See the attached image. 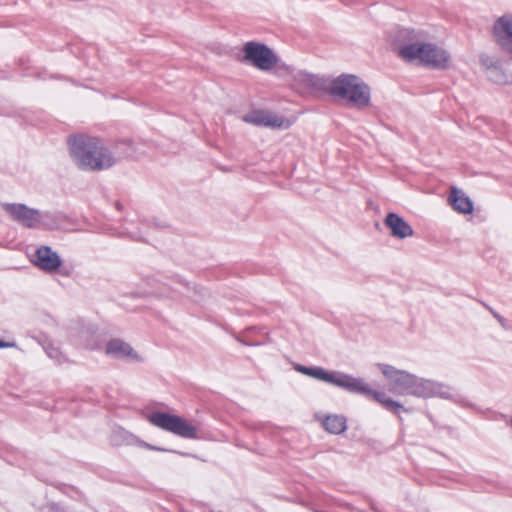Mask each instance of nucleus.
Instances as JSON below:
<instances>
[{
	"instance_id": "nucleus-1",
	"label": "nucleus",
	"mask_w": 512,
	"mask_h": 512,
	"mask_svg": "<svg viewBox=\"0 0 512 512\" xmlns=\"http://www.w3.org/2000/svg\"><path fill=\"white\" fill-rule=\"evenodd\" d=\"M389 42L397 55L406 62L433 69H448L452 63L450 52L427 41L423 30L397 27L389 33Z\"/></svg>"
},
{
	"instance_id": "nucleus-2",
	"label": "nucleus",
	"mask_w": 512,
	"mask_h": 512,
	"mask_svg": "<svg viewBox=\"0 0 512 512\" xmlns=\"http://www.w3.org/2000/svg\"><path fill=\"white\" fill-rule=\"evenodd\" d=\"M377 368L388 382L390 392L395 395L424 400L451 399L453 397L452 388L444 382L422 377L386 363H378Z\"/></svg>"
},
{
	"instance_id": "nucleus-3",
	"label": "nucleus",
	"mask_w": 512,
	"mask_h": 512,
	"mask_svg": "<svg viewBox=\"0 0 512 512\" xmlns=\"http://www.w3.org/2000/svg\"><path fill=\"white\" fill-rule=\"evenodd\" d=\"M69 156L84 172H102L115 167L120 157L104 139L89 134H74L67 138Z\"/></svg>"
},
{
	"instance_id": "nucleus-4",
	"label": "nucleus",
	"mask_w": 512,
	"mask_h": 512,
	"mask_svg": "<svg viewBox=\"0 0 512 512\" xmlns=\"http://www.w3.org/2000/svg\"><path fill=\"white\" fill-rule=\"evenodd\" d=\"M293 368L303 375L332 384L350 393L362 394L392 413L398 414L401 411L408 412V409H406L400 401L393 399L385 391L373 389L363 378L355 377L341 371L326 370L319 366L308 367L293 363Z\"/></svg>"
},
{
	"instance_id": "nucleus-5",
	"label": "nucleus",
	"mask_w": 512,
	"mask_h": 512,
	"mask_svg": "<svg viewBox=\"0 0 512 512\" xmlns=\"http://www.w3.org/2000/svg\"><path fill=\"white\" fill-rule=\"evenodd\" d=\"M325 91L337 101L351 104L363 109L370 106L371 89L369 85L355 74H341L327 79Z\"/></svg>"
},
{
	"instance_id": "nucleus-6",
	"label": "nucleus",
	"mask_w": 512,
	"mask_h": 512,
	"mask_svg": "<svg viewBox=\"0 0 512 512\" xmlns=\"http://www.w3.org/2000/svg\"><path fill=\"white\" fill-rule=\"evenodd\" d=\"M147 421L167 432L181 438L198 439L199 425L195 421L187 420L179 415L154 411L147 415Z\"/></svg>"
},
{
	"instance_id": "nucleus-7",
	"label": "nucleus",
	"mask_w": 512,
	"mask_h": 512,
	"mask_svg": "<svg viewBox=\"0 0 512 512\" xmlns=\"http://www.w3.org/2000/svg\"><path fill=\"white\" fill-rule=\"evenodd\" d=\"M258 70L276 77H285L291 73V67L283 62L277 51L261 43H258Z\"/></svg>"
},
{
	"instance_id": "nucleus-8",
	"label": "nucleus",
	"mask_w": 512,
	"mask_h": 512,
	"mask_svg": "<svg viewBox=\"0 0 512 512\" xmlns=\"http://www.w3.org/2000/svg\"><path fill=\"white\" fill-rule=\"evenodd\" d=\"M70 336L83 349L94 351L101 347L99 330L91 323L77 321L70 329Z\"/></svg>"
},
{
	"instance_id": "nucleus-9",
	"label": "nucleus",
	"mask_w": 512,
	"mask_h": 512,
	"mask_svg": "<svg viewBox=\"0 0 512 512\" xmlns=\"http://www.w3.org/2000/svg\"><path fill=\"white\" fill-rule=\"evenodd\" d=\"M104 353L113 359L127 361L132 363H140L143 356L135 350L128 342L120 338L110 339L105 347Z\"/></svg>"
},
{
	"instance_id": "nucleus-10",
	"label": "nucleus",
	"mask_w": 512,
	"mask_h": 512,
	"mask_svg": "<svg viewBox=\"0 0 512 512\" xmlns=\"http://www.w3.org/2000/svg\"><path fill=\"white\" fill-rule=\"evenodd\" d=\"M492 33L496 44L512 57V13L497 18L493 24Z\"/></svg>"
},
{
	"instance_id": "nucleus-11",
	"label": "nucleus",
	"mask_w": 512,
	"mask_h": 512,
	"mask_svg": "<svg viewBox=\"0 0 512 512\" xmlns=\"http://www.w3.org/2000/svg\"><path fill=\"white\" fill-rule=\"evenodd\" d=\"M30 261L38 269L49 274L57 272L62 265V260L58 253L45 245L40 246L35 251Z\"/></svg>"
},
{
	"instance_id": "nucleus-12",
	"label": "nucleus",
	"mask_w": 512,
	"mask_h": 512,
	"mask_svg": "<svg viewBox=\"0 0 512 512\" xmlns=\"http://www.w3.org/2000/svg\"><path fill=\"white\" fill-rule=\"evenodd\" d=\"M296 122V117H286L283 114L268 110H258V125L273 130H288Z\"/></svg>"
},
{
	"instance_id": "nucleus-13",
	"label": "nucleus",
	"mask_w": 512,
	"mask_h": 512,
	"mask_svg": "<svg viewBox=\"0 0 512 512\" xmlns=\"http://www.w3.org/2000/svg\"><path fill=\"white\" fill-rule=\"evenodd\" d=\"M5 211L16 221L27 227L35 226L40 220V213L22 204H5Z\"/></svg>"
},
{
	"instance_id": "nucleus-14",
	"label": "nucleus",
	"mask_w": 512,
	"mask_h": 512,
	"mask_svg": "<svg viewBox=\"0 0 512 512\" xmlns=\"http://www.w3.org/2000/svg\"><path fill=\"white\" fill-rule=\"evenodd\" d=\"M384 224L394 238L406 239L414 234L411 225L396 213H388L384 219Z\"/></svg>"
},
{
	"instance_id": "nucleus-15",
	"label": "nucleus",
	"mask_w": 512,
	"mask_h": 512,
	"mask_svg": "<svg viewBox=\"0 0 512 512\" xmlns=\"http://www.w3.org/2000/svg\"><path fill=\"white\" fill-rule=\"evenodd\" d=\"M287 76H291L293 78L294 84L299 88L304 89H324L327 80L317 77L313 74L307 73L305 71H294L291 68V73Z\"/></svg>"
},
{
	"instance_id": "nucleus-16",
	"label": "nucleus",
	"mask_w": 512,
	"mask_h": 512,
	"mask_svg": "<svg viewBox=\"0 0 512 512\" xmlns=\"http://www.w3.org/2000/svg\"><path fill=\"white\" fill-rule=\"evenodd\" d=\"M316 419L321 422L323 428L331 434H341L347 429L346 419L341 415H320Z\"/></svg>"
},
{
	"instance_id": "nucleus-17",
	"label": "nucleus",
	"mask_w": 512,
	"mask_h": 512,
	"mask_svg": "<svg viewBox=\"0 0 512 512\" xmlns=\"http://www.w3.org/2000/svg\"><path fill=\"white\" fill-rule=\"evenodd\" d=\"M453 209L462 214L473 212V203L470 198L461 190L453 188L449 197Z\"/></svg>"
},
{
	"instance_id": "nucleus-18",
	"label": "nucleus",
	"mask_w": 512,
	"mask_h": 512,
	"mask_svg": "<svg viewBox=\"0 0 512 512\" xmlns=\"http://www.w3.org/2000/svg\"><path fill=\"white\" fill-rule=\"evenodd\" d=\"M117 432L121 433V434H124L126 436V439H125V442L126 444L128 445H131V444H135L139 447H142V448H146V449H149V450H154V451H166L165 448H162V447H157V446H154V445H151L141 439H139L138 437H136L135 435L127 432L126 430L124 429H119Z\"/></svg>"
},
{
	"instance_id": "nucleus-19",
	"label": "nucleus",
	"mask_w": 512,
	"mask_h": 512,
	"mask_svg": "<svg viewBox=\"0 0 512 512\" xmlns=\"http://www.w3.org/2000/svg\"><path fill=\"white\" fill-rule=\"evenodd\" d=\"M238 60L242 63L256 66V42L251 41L246 43L243 48V53L238 56Z\"/></svg>"
},
{
	"instance_id": "nucleus-20",
	"label": "nucleus",
	"mask_w": 512,
	"mask_h": 512,
	"mask_svg": "<svg viewBox=\"0 0 512 512\" xmlns=\"http://www.w3.org/2000/svg\"><path fill=\"white\" fill-rule=\"evenodd\" d=\"M120 428H117L113 431V434H112V437H111V441L115 444V445H121V444H126L125 442V439H126V436L124 434H121L119 432H117Z\"/></svg>"
},
{
	"instance_id": "nucleus-21",
	"label": "nucleus",
	"mask_w": 512,
	"mask_h": 512,
	"mask_svg": "<svg viewBox=\"0 0 512 512\" xmlns=\"http://www.w3.org/2000/svg\"><path fill=\"white\" fill-rule=\"evenodd\" d=\"M47 355L52 359H59L61 356V351L55 347H48L46 349Z\"/></svg>"
},
{
	"instance_id": "nucleus-22",
	"label": "nucleus",
	"mask_w": 512,
	"mask_h": 512,
	"mask_svg": "<svg viewBox=\"0 0 512 512\" xmlns=\"http://www.w3.org/2000/svg\"><path fill=\"white\" fill-rule=\"evenodd\" d=\"M242 120L249 124H256V115L255 113H249L242 117Z\"/></svg>"
},
{
	"instance_id": "nucleus-23",
	"label": "nucleus",
	"mask_w": 512,
	"mask_h": 512,
	"mask_svg": "<svg viewBox=\"0 0 512 512\" xmlns=\"http://www.w3.org/2000/svg\"><path fill=\"white\" fill-rule=\"evenodd\" d=\"M15 346H16V344L14 342L0 341V348L15 347Z\"/></svg>"
},
{
	"instance_id": "nucleus-24",
	"label": "nucleus",
	"mask_w": 512,
	"mask_h": 512,
	"mask_svg": "<svg viewBox=\"0 0 512 512\" xmlns=\"http://www.w3.org/2000/svg\"><path fill=\"white\" fill-rule=\"evenodd\" d=\"M238 340L245 345H252V343H250L245 336L240 337Z\"/></svg>"
},
{
	"instance_id": "nucleus-25",
	"label": "nucleus",
	"mask_w": 512,
	"mask_h": 512,
	"mask_svg": "<svg viewBox=\"0 0 512 512\" xmlns=\"http://www.w3.org/2000/svg\"><path fill=\"white\" fill-rule=\"evenodd\" d=\"M495 317L499 320V322H500L502 325H504V323H503V319H502L500 316L495 315Z\"/></svg>"
},
{
	"instance_id": "nucleus-26",
	"label": "nucleus",
	"mask_w": 512,
	"mask_h": 512,
	"mask_svg": "<svg viewBox=\"0 0 512 512\" xmlns=\"http://www.w3.org/2000/svg\"><path fill=\"white\" fill-rule=\"evenodd\" d=\"M509 425H510V426H511V428H512V417L510 418Z\"/></svg>"
}]
</instances>
